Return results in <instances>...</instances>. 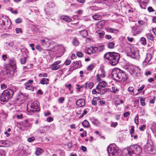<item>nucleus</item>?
Here are the masks:
<instances>
[{
	"mask_svg": "<svg viewBox=\"0 0 156 156\" xmlns=\"http://www.w3.org/2000/svg\"><path fill=\"white\" fill-rule=\"evenodd\" d=\"M142 150L140 147L136 145H131L128 148H125L123 151L125 156H136L139 155Z\"/></svg>",
	"mask_w": 156,
	"mask_h": 156,
	"instance_id": "f257e3e1",
	"label": "nucleus"
},
{
	"mask_svg": "<svg viewBox=\"0 0 156 156\" xmlns=\"http://www.w3.org/2000/svg\"><path fill=\"white\" fill-rule=\"evenodd\" d=\"M105 59L109 60L112 66H115L119 62L120 55L118 53L115 52H108L104 55Z\"/></svg>",
	"mask_w": 156,
	"mask_h": 156,
	"instance_id": "f03ea898",
	"label": "nucleus"
},
{
	"mask_svg": "<svg viewBox=\"0 0 156 156\" xmlns=\"http://www.w3.org/2000/svg\"><path fill=\"white\" fill-rule=\"evenodd\" d=\"M9 63V64L6 65L5 66L6 71L5 74L9 77L13 75L14 70L16 68V62L14 59H10Z\"/></svg>",
	"mask_w": 156,
	"mask_h": 156,
	"instance_id": "7ed1b4c3",
	"label": "nucleus"
},
{
	"mask_svg": "<svg viewBox=\"0 0 156 156\" xmlns=\"http://www.w3.org/2000/svg\"><path fill=\"white\" fill-rule=\"evenodd\" d=\"M14 94L12 90L7 89L4 90L0 96V101L2 102H5L11 99Z\"/></svg>",
	"mask_w": 156,
	"mask_h": 156,
	"instance_id": "20e7f679",
	"label": "nucleus"
},
{
	"mask_svg": "<svg viewBox=\"0 0 156 156\" xmlns=\"http://www.w3.org/2000/svg\"><path fill=\"white\" fill-rule=\"evenodd\" d=\"M107 151L110 156H119L121 154L118 148L114 144H110L108 146Z\"/></svg>",
	"mask_w": 156,
	"mask_h": 156,
	"instance_id": "39448f33",
	"label": "nucleus"
},
{
	"mask_svg": "<svg viewBox=\"0 0 156 156\" xmlns=\"http://www.w3.org/2000/svg\"><path fill=\"white\" fill-rule=\"evenodd\" d=\"M39 104L38 102L37 101L28 103L27 105L30 108V109L28 108L27 111L29 112H38L40 110Z\"/></svg>",
	"mask_w": 156,
	"mask_h": 156,
	"instance_id": "423d86ee",
	"label": "nucleus"
},
{
	"mask_svg": "<svg viewBox=\"0 0 156 156\" xmlns=\"http://www.w3.org/2000/svg\"><path fill=\"white\" fill-rule=\"evenodd\" d=\"M128 70L130 73L135 77H138L140 74V69L138 67L134 65H132L129 66Z\"/></svg>",
	"mask_w": 156,
	"mask_h": 156,
	"instance_id": "0eeeda50",
	"label": "nucleus"
},
{
	"mask_svg": "<svg viewBox=\"0 0 156 156\" xmlns=\"http://www.w3.org/2000/svg\"><path fill=\"white\" fill-rule=\"evenodd\" d=\"M127 55L133 58L138 59L139 58V51L136 48H130Z\"/></svg>",
	"mask_w": 156,
	"mask_h": 156,
	"instance_id": "6e6552de",
	"label": "nucleus"
},
{
	"mask_svg": "<svg viewBox=\"0 0 156 156\" xmlns=\"http://www.w3.org/2000/svg\"><path fill=\"white\" fill-rule=\"evenodd\" d=\"M81 64L80 61H76L73 62L69 69V70L68 72L67 75L70 74L72 71L75 70L76 69L80 68L81 67Z\"/></svg>",
	"mask_w": 156,
	"mask_h": 156,
	"instance_id": "1a4fd4ad",
	"label": "nucleus"
},
{
	"mask_svg": "<svg viewBox=\"0 0 156 156\" xmlns=\"http://www.w3.org/2000/svg\"><path fill=\"white\" fill-rule=\"evenodd\" d=\"M122 70L119 69H113L112 73V76L114 79L116 80L120 79L121 78V75Z\"/></svg>",
	"mask_w": 156,
	"mask_h": 156,
	"instance_id": "9d476101",
	"label": "nucleus"
},
{
	"mask_svg": "<svg viewBox=\"0 0 156 156\" xmlns=\"http://www.w3.org/2000/svg\"><path fill=\"white\" fill-rule=\"evenodd\" d=\"M61 63L60 61H58L55 62L51 66V68L53 70H56L61 67L62 66L59 64Z\"/></svg>",
	"mask_w": 156,
	"mask_h": 156,
	"instance_id": "9b49d317",
	"label": "nucleus"
},
{
	"mask_svg": "<svg viewBox=\"0 0 156 156\" xmlns=\"http://www.w3.org/2000/svg\"><path fill=\"white\" fill-rule=\"evenodd\" d=\"M33 82V80H30L25 83H24V85L26 87L25 88L27 90L33 91L35 87L31 85Z\"/></svg>",
	"mask_w": 156,
	"mask_h": 156,
	"instance_id": "f8f14e48",
	"label": "nucleus"
},
{
	"mask_svg": "<svg viewBox=\"0 0 156 156\" xmlns=\"http://www.w3.org/2000/svg\"><path fill=\"white\" fill-rule=\"evenodd\" d=\"M97 50L96 47H91L86 49L85 52L88 54H93L97 51Z\"/></svg>",
	"mask_w": 156,
	"mask_h": 156,
	"instance_id": "ddd939ff",
	"label": "nucleus"
},
{
	"mask_svg": "<svg viewBox=\"0 0 156 156\" xmlns=\"http://www.w3.org/2000/svg\"><path fill=\"white\" fill-rule=\"evenodd\" d=\"M99 83L97 85L96 89L97 90H99L107 86V83L105 81H100Z\"/></svg>",
	"mask_w": 156,
	"mask_h": 156,
	"instance_id": "4468645a",
	"label": "nucleus"
},
{
	"mask_svg": "<svg viewBox=\"0 0 156 156\" xmlns=\"http://www.w3.org/2000/svg\"><path fill=\"white\" fill-rule=\"evenodd\" d=\"M145 149L148 152L151 153L153 151L154 149L152 143H147V145L145 146Z\"/></svg>",
	"mask_w": 156,
	"mask_h": 156,
	"instance_id": "2eb2a0df",
	"label": "nucleus"
},
{
	"mask_svg": "<svg viewBox=\"0 0 156 156\" xmlns=\"http://www.w3.org/2000/svg\"><path fill=\"white\" fill-rule=\"evenodd\" d=\"M106 76L105 73V71L103 69L101 70V73L98 74L96 76L97 80L98 82H100L102 78L105 77Z\"/></svg>",
	"mask_w": 156,
	"mask_h": 156,
	"instance_id": "dca6fc26",
	"label": "nucleus"
},
{
	"mask_svg": "<svg viewBox=\"0 0 156 156\" xmlns=\"http://www.w3.org/2000/svg\"><path fill=\"white\" fill-rule=\"evenodd\" d=\"M152 58V56L150 53H148L147 54L146 57L144 60L143 62V64L145 66L147 65V64H150L149 62Z\"/></svg>",
	"mask_w": 156,
	"mask_h": 156,
	"instance_id": "f3484780",
	"label": "nucleus"
},
{
	"mask_svg": "<svg viewBox=\"0 0 156 156\" xmlns=\"http://www.w3.org/2000/svg\"><path fill=\"white\" fill-rule=\"evenodd\" d=\"M76 104L78 106L82 107L85 105V101L83 99H80L76 101Z\"/></svg>",
	"mask_w": 156,
	"mask_h": 156,
	"instance_id": "a211bd4d",
	"label": "nucleus"
},
{
	"mask_svg": "<svg viewBox=\"0 0 156 156\" xmlns=\"http://www.w3.org/2000/svg\"><path fill=\"white\" fill-rule=\"evenodd\" d=\"M22 126L24 128L29 127L31 126V124L28 122L27 119L25 120L22 123Z\"/></svg>",
	"mask_w": 156,
	"mask_h": 156,
	"instance_id": "6ab92c4d",
	"label": "nucleus"
},
{
	"mask_svg": "<svg viewBox=\"0 0 156 156\" xmlns=\"http://www.w3.org/2000/svg\"><path fill=\"white\" fill-rule=\"evenodd\" d=\"M61 20L65 21L67 22H69L71 20V19L69 16H61Z\"/></svg>",
	"mask_w": 156,
	"mask_h": 156,
	"instance_id": "aec40b11",
	"label": "nucleus"
},
{
	"mask_svg": "<svg viewBox=\"0 0 156 156\" xmlns=\"http://www.w3.org/2000/svg\"><path fill=\"white\" fill-rule=\"evenodd\" d=\"M43 150L40 148H37L36 150L35 154L37 156L41 154L44 152Z\"/></svg>",
	"mask_w": 156,
	"mask_h": 156,
	"instance_id": "412c9836",
	"label": "nucleus"
},
{
	"mask_svg": "<svg viewBox=\"0 0 156 156\" xmlns=\"http://www.w3.org/2000/svg\"><path fill=\"white\" fill-rule=\"evenodd\" d=\"M106 30L107 31L112 33H117L118 32V31L117 30L114 29L109 27H107L106 28Z\"/></svg>",
	"mask_w": 156,
	"mask_h": 156,
	"instance_id": "4be33fe9",
	"label": "nucleus"
},
{
	"mask_svg": "<svg viewBox=\"0 0 156 156\" xmlns=\"http://www.w3.org/2000/svg\"><path fill=\"white\" fill-rule=\"evenodd\" d=\"M49 80L48 78H44L40 81V83L42 84H48V83Z\"/></svg>",
	"mask_w": 156,
	"mask_h": 156,
	"instance_id": "5701e85b",
	"label": "nucleus"
},
{
	"mask_svg": "<svg viewBox=\"0 0 156 156\" xmlns=\"http://www.w3.org/2000/svg\"><path fill=\"white\" fill-rule=\"evenodd\" d=\"M80 33L84 37H86L88 34L87 31L85 30L80 31Z\"/></svg>",
	"mask_w": 156,
	"mask_h": 156,
	"instance_id": "b1692460",
	"label": "nucleus"
},
{
	"mask_svg": "<svg viewBox=\"0 0 156 156\" xmlns=\"http://www.w3.org/2000/svg\"><path fill=\"white\" fill-rule=\"evenodd\" d=\"M98 91V94H100L101 95L105 94L106 92H108V90L107 89H100L99 90H97Z\"/></svg>",
	"mask_w": 156,
	"mask_h": 156,
	"instance_id": "393cba45",
	"label": "nucleus"
},
{
	"mask_svg": "<svg viewBox=\"0 0 156 156\" xmlns=\"http://www.w3.org/2000/svg\"><path fill=\"white\" fill-rule=\"evenodd\" d=\"M47 130V126H45L41 127L39 130V132L41 133H45Z\"/></svg>",
	"mask_w": 156,
	"mask_h": 156,
	"instance_id": "a878e982",
	"label": "nucleus"
},
{
	"mask_svg": "<svg viewBox=\"0 0 156 156\" xmlns=\"http://www.w3.org/2000/svg\"><path fill=\"white\" fill-rule=\"evenodd\" d=\"M97 50L96 52H99L103 51L104 49V46L103 45H99L98 47H97Z\"/></svg>",
	"mask_w": 156,
	"mask_h": 156,
	"instance_id": "bb28decb",
	"label": "nucleus"
},
{
	"mask_svg": "<svg viewBox=\"0 0 156 156\" xmlns=\"http://www.w3.org/2000/svg\"><path fill=\"white\" fill-rule=\"evenodd\" d=\"M93 18L95 20H100L102 16L99 14H95L92 16Z\"/></svg>",
	"mask_w": 156,
	"mask_h": 156,
	"instance_id": "cd10ccee",
	"label": "nucleus"
},
{
	"mask_svg": "<svg viewBox=\"0 0 156 156\" xmlns=\"http://www.w3.org/2000/svg\"><path fill=\"white\" fill-rule=\"evenodd\" d=\"M151 124V129L153 132H156V123L154 122H152Z\"/></svg>",
	"mask_w": 156,
	"mask_h": 156,
	"instance_id": "c85d7f7f",
	"label": "nucleus"
},
{
	"mask_svg": "<svg viewBox=\"0 0 156 156\" xmlns=\"http://www.w3.org/2000/svg\"><path fill=\"white\" fill-rule=\"evenodd\" d=\"M115 44V43L113 42H110L108 44V47L109 48H113L114 47Z\"/></svg>",
	"mask_w": 156,
	"mask_h": 156,
	"instance_id": "c756f323",
	"label": "nucleus"
},
{
	"mask_svg": "<svg viewBox=\"0 0 156 156\" xmlns=\"http://www.w3.org/2000/svg\"><path fill=\"white\" fill-rule=\"evenodd\" d=\"M128 91H129V92L131 93V95H135V94H134V88L133 87H129L128 89ZM137 94H136V95H137Z\"/></svg>",
	"mask_w": 156,
	"mask_h": 156,
	"instance_id": "7c9ffc66",
	"label": "nucleus"
},
{
	"mask_svg": "<svg viewBox=\"0 0 156 156\" xmlns=\"http://www.w3.org/2000/svg\"><path fill=\"white\" fill-rule=\"evenodd\" d=\"M82 124L85 127H88L90 125L88 122L86 120L82 122Z\"/></svg>",
	"mask_w": 156,
	"mask_h": 156,
	"instance_id": "2f4dec72",
	"label": "nucleus"
},
{
	"mask_svg": "<svg viewBox=\"0 0 156 156\" xmlns=\"http://www.w3.org/2000/svg\"><path fill=\"white\" fill-rule=\"evenodd\" d=\"M98 100V98L97 97H94L91 101V103L93 105L96 106L97 104V101Z\"/></svg>",
	"mask_w": 156,
	"mask_h": 156,
	"instance_id": "473e14b6",
	"label": "nucleus"
},
{
	"mask_svg": "<svg viewBox=\"0 0 156 156\" xmlns=\"http://www.w3.org/2000/svg\"><path fill=\"white\" fill-rule=\"evenodd\" d=\"M132 31L135 34H138L139 33L138 30H137L136 26H133L132 28Z\"/></svg>",
	"mask_w": 156,
	"mask_h": 156,
	"instance_id": "72a5a7b5",
	"label": "nucleus"
},
{
	"mask_svg": "<svg viewBox=\"0 0 156 156\" xmlns=\"http://www.w3.org/2000/svg\"><path fill=\"white\" fill-rule=\"evenodd\" d=\"M46 39L47 40V38L42 39L39 40V42L41 44V45L43 46H45V43L46 42Z\"/></svg>",
	"mask_w": 156,
	"mask_h": 156,
	"instance_id": "f704fd0d",
	"label": "nucleus"
},
{
	"mask_svg": "<svg viewBox=\"0 0 156 156\" xmlns=\"http://www.w3.org/2000/svg\"><path fill=\"white\" fill-rule=\"evenodd\" d=\"M73 43L74 45L77 46L79 44V43L76 38H74L73 40Z\"/></svg>",
	"mask_w": 156,
	"mask_h": 156,
	"instance_id": "c9c22d12",
	"label": "nucleus"
},
{
	"mask_svg": "<svg viewBox=\"0 0 156 156\" xmlns=\"http://www.w3.org/2000/svg\"><path fill=\"white\" fill-rule=\"evenodd\" d=\"M85 84L86 87L87 86H88V87L90 89L92 88L94 86L93 83L92 82H90L88 83H85Z\"/></svg>",
	"mask_w": 156,
	"mask_h": 156,
	"instance_id": "e433bc0d",
	"label": "nucleus"
},
{
	"mask_svg": "<svg viewBox=\"0 0 156 156\" xmlns=\"http://www.w3.org/2000/svg\"><path fill=\"white\" fill-rule=\"evenodd\" d=\"M122 74L123 76L122 77V78L121 79V80H122L123 81L126 80L128 78V75L125 72H124V74Z\"/></svg>",
	"mask_w": 156,
	"mask_h": 156,
	"instance_id": "4c0bfd02",
	"label": "nucleus"
},
{
	"mask_svg": "<svg viewBox=\"0 0 156 156\" xmlns=\"http://www.w3.org/2000/svg\"><path fill=\"white\" fill-rule=\"evenodd\" d=\"M147 36L148 39H150L152 41H153L154 40L153 35L151 34H147Z\"/></svg>",
	"mask_w": 156,
	"mask_h": 156,
	"instance_id": "58836bf2",
	"label": "nucleus"
},
{
	"mask_svg": "<svg viewBox=\"0 0 156 156\" xmlns=\"http://www.w3.org/2000/svg\"><path fill=\"white\" fill-rule=\"evenodd\" d=\"M131 129L130 130V132L131 135V136L133 137V136L134 135V126H131Z\"/></svg>",
	"mask_w": 156,
	"mask_h": 156,
	"instance_id": "ea45409f",
	"label": "nucleus"
},
{
	"mask_svg": "<svg viewBox=\"0 0 156 156\" xmlns=\"http://www.w3.org/2000/svg\"><path fill=\"white\" fill-rule=\"evenodd\" d=\"M140 42L143 45L146 44V39L143 37H142L140 39Z\"/></svg>",
	"mask_w": 156,
	"mask_h": 156,
	"instance_id": "a19ab883",
	"label": "nucleus"
},
{
	"mask_svg": "<svg viewBox=\"0 0 156 156\" xmlns=\"http://www.w3.org/2000/svg\"><path fill=\"white\" fill-rule=\"evenodd\" d=\"M27 58L24 57L23 58H21L20 59V62L22 64H24L25 63Z\"/></svg>",
	"mask_w": 156,
	"mask_h": 156,
	"instance_id": "79ce46f5",
	"label": "nucleus"
},
{
	"mask_svg": "<svg viewBox=\"0 0 156 156\" xmlns=\"http://www.w3.org/2000/svg\"><path fill=\"white\" fill-rule=\"evenodd\" d=\"M6 144V142L2 140L0 141V147H5Z\"/></svg>",
	"mask_w": 156,
	"mask_h": 156,
	"instance_id": "37998d69",
	"label": "nucleus"
},
{
	"mask_svg": "<svg viewBox=\"0 0 156 156\" xmlns=\"http://www.w3.org/2000/svg\"><path fill=\"white\" fill-rule=\"evenodd\" d=\"M51 42L50 41H48V40L46 39V42L45 43V46L46 47H49L50 44H51Z\"/></svg>",
	"mask_w": 156,
	"mask_h": 156,
	"instance_id": "c03bdc74",
	"label": "nucleus"
},
{
	"mask_svg": "<svg viewBox=\"0 0 156 156\" xmlns=\"http://www.w3.org/2000/svg\"><path fill=\"white\" fill-rule=\"evenodd\" d=\"M148 0H137V2L139 3H143V4H146Z\"/></svg>",
	"mask_w": 156,
	"mask_h": 156,
	"instance_id": "a18cd8bd",
	"label": "nucleus"
},
{
	"mask_svg": "<svg viewBox=\"0 0 156 156\" xmlns=\"http://www.w3.org/2000/svg\"><path fill=\"white\" fill-rule=\"evenodd\" d=\"M97 33L99 34V36L101 37H102L105 34V33L104 31H101L97 32Z\"/></svg>",
	"mask_w": 156,
	"mask_h": 156,
	"instance_id": "49530a36",
	"label": "nucleus"
},
{
	"mask_svg": "<svg viewBox=\"0 0 156 156\" xmlns=\"http://www.w3.org/2000/svg\"><path fill=\"white\" fill-rule=\"evenodd\" d=\"M71 62V61L69 59H66L64 63V65L68 66L69 65Z\"/></svg>",
	"mask_w": 156,
	"mask_h": 156,
	"instance_id": "de8ad7c7",
	"label": "nucleus"
},
{
	"mask_svg": "<svg viewBox=\"0 0 156 156\" xmlns=\"http://www.w3.org/2000/svg\"><path fill=\"white\" fill-rule=\"evenodd\" d=\"M112 92L114 93H116L118 91H119V89L117 88H115L114 87H112Z\"/></svg>",
	"mask_w": 156,
	"mask_h": 156,
	"instance_id": "09e8293b",
	"label": "nucleus"
},
{
	"mask_svg": "<svg viewBox=\"0 0 156 156\" xmlns=\"http://www.w3.org/2000/svg\"><path fill=\"white\" fill-rule=\"evenodd\" d=\"M93 122L94 124L96 126H98L100 124V121L96 119H94Z\"/></svg>",
	"mask_w": 156,
	"mask_h": 156,
	"instance_id": "8fccbe9b",
	"label": "nucleus"
},
{
	"mask_svg": "<svg viewBox=\"0 0 156 156\" xmlns=\"http://www.w3.org/2000/svg\"><path fill=\"white\" fill-rule=\"evenodd\" d=\"M65 101V98L64 97H61L58 99V101L60 103H62Z\"/></svg>",
	"mask_w": 156,
	"mask_h": 156,
	"instance_id": "3c124183",
	"label": "nucleus"
},
{
	"mask_svg": "<svg viewBox=\"0 0 156 156\" xmlns=\"http://www.w3.org/2000/svg\"><path fill=\"white\" fill-rule=\"evenodd\" d=\"M118 125V123L117 122H112L111 125V127L115 128Z\"/></svg>",
	"mask_w": 156,
	"mask_h": 156,
	"instance_id": "603ef678",
	"label": "nucleus"
},
{
	"mask_svg": "<svg viewBox=\"0 0 156 156\" xmlns=\"http://www.w3.org/2000/svg\"><path fill=\"white\" fill-rule=\"evenodd\" d=\"M35 48L36 49L38 50L39 51H41L43 50L41 47L39 45H36Z\"/></svg>",
	"mask_w": 156,
	"mask_h": 156,
	"instance_id": "864d4df0",
	"label": "nucleus"
},
{
	"mask_svg": "<svg viewBox=\"0 0 156 156\" xmlns=\"http://www.w3.org/2000/svg\"><path fill=\"white\" fill-rule=\"evenodd\" d=\"M130 115V113L129 112H127L123 113V116L125 118L129 116Z\"/></svg>",
	"mask_w": 156,
	"mask_h": 156,
	"instance_id": "5fc2aeb1",
	"label": "nucleus"
},
{
	"mask_svg": "<svg viewBox=\"0 0 156 156\" xmlns=\"http://www.w3.org/2000/svg\"><path fill=\"white\" fill-rule=\"evenodd\" d=\"M138 115H136L134 119L135 123L136 125H137L138 124Z\"/></svg>",
	"mask_w": 156,
	"mask_h": 156,
	"instance_id": "6e6d98bb",
	"label": "nucleus"
},
{
	"mask_svg": "<svg viewBox=\"0 0 156 156\" xmlns=\"http://www.w3.org/2000/svg\"><path fill=\"white\" fill-rule=\"evenodd\" d=\"M1 87L2 89H4L7 88V86L4 83H1Z\"/></svg>",
	"mask_w": 156,
	"mask_h": 156,
	"instance_id": "4d7b16f0",
	"label": "nucleus"
},
{
	"mask_svg": "<svg viewBox=\"0 0 156 156\" xmlns=\"http://www.w3.org/2000/svg\"><path fill=\"white\" fill-rule=\"evenodd\" d=\"M146 126L145 125H141L139 127V129L141 131H143L145 129Z\"/></svg>",
	"mask_w": 156,
	"mask_h": 156,
	"instance_id": "13d9d810",
	"label": "nucleus"
},
{
	"mask_svg": "<svg viewBox=\"0 0 156 156\" xmlns=\"http://www.w3.org/2000/svg\"><path fill=\"white\" fill-rule=\"evenodd\" d=\"M15 22L16 23H20L22 22V20L21 18H18L15 20Z\"/></svg>",
	"mask_w": 156,
	"mask_h": 156,
	"instance_id": "bf43d9fd",
	"label": "nucleus"
},
{
	"mask_svg": "<svg viewBox=\"0 0 156 156\" xmlns=\"http://www.w3.org/2000/svg\"><path fill=\"white\" fill-rule=\"evenodd\" d=\"M15 30L16 33L17 34H18L20 33H21L22 32V31L21 28H16L15 29Z\"/></svg>",
	"mask_w": 156,
	"mask_h": 156,
	"instance_id": "052dcab7",
	"label": "nucleus"
},
{
	"mask_svg": "<svg viewBox=\"0 0 156 156\" xmlns=\"http://www.w3.org/2000/svg\"><path fill=\"white\" fill-rule=\"evenodd\" d=\"M94 68V66L93 65H90L89 66L87 67V69L88 70L91 71Z\"/></svg>",
	"mask_w": 156,
	"mask_h": 156,
	"instance_id": "680f3d73",
	"label": "nucleus"
},
{
	"mask_svg": "<svg viewBox=\"0 0 156 156\" xmlns=\"http://www.w3.org/2000/svg\"><path fill=\"white\" fill-rule=\"evenodd\" d=\"M80 136L82 137H83L84 136H87V132L85 131H84L83 133H81Z\"/></svg>",
	"mask_w": 156,
	"mask_h": 156,
	"instance_id": "e2e57ef3",
	"label": "nucleus"
},
{
	"mask_svg": "<svg viewBox=\"0 0 156 156\" xmlns=\"http://www.w3.org/2000/svg\"><path fill=\"white\" fill-rule=\"evenodd\" d=\"M140 5L141 8L143 9H146V4H143V3H140Z\"/></svg>",
	"mask_w": 156,
	"mask_h": 156,
	"instance_id": "0e129e2a",
	"label": "nucleus"
},
{
	"mask_svg": "<svg viewBox=\"0 0 156 156\" xmlns=\"http://www.w3.org/2000/svg\"><path fill=\"white\" fill-rule=\"evenodd\" d=\"M76 55L77 56L79 57H82L83 55L82 53L80 51L76 53Z\"/></svg>",
	"mask_w": 156,
	"mask_h": 156,
	"instance_id": "69168bd1",
	"label": "nucleus"
},
{
	"mask_svg": "<svg viewBox=\"0 0 156 156\" xmlns=\"http://www.w3.org/2000/svg\"><path fill=\"white\" fill-rule=\"evenodd\" d=\"M140 102L142 106H144L145 105V102L144 98H141L140 99Z\"/></svg>",
	"mask_w": 156,
	"mask_h": 156,
	"instance_id": "338daca9",
	"label": "nucleus"
},
{
	"mask_svg": "<svg viewBox=\"0 0 156 156\" xmlns=\"http://www.w3.org/2000/svg\"><path fill=\"white\" fill-rule=\"evenodd\" d=\"M34 139L35 138L34 137L29 138L27 139V141L30 142H31L34 140Z\"/></svg>",
	"mask_w": 156,
	"mask_h": 156,
	"instance_id": "774afa93",
	"label": "nucleus"
}]
</instances>
